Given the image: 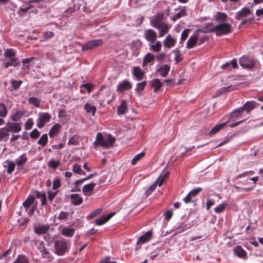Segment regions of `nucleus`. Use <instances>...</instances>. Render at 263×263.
Returning <instances> with one entry per match:
<instances>
[{
    "label": "nucleus",
    "instance_id": "41",
    "mask_svg": "<svg viewBox=\"0 0 263 263\" xmlns=\"http://www.w3.org/2000/svg\"><path fill=\"white\" fill-rule=\"evenodd\" d=\"M48 141V136L47 134H43L37 141V143L42 146H45Z\"/></svg>",
    "mask_w": 263,
    "mask_h": 263
},
{
    "label": "nucleus",
    "instance_id": "4",
    "mask_svg": "<svg viewBox=\"0 0 263 263\" xmlns=\"http://www.w3.org/2000/svg\"><path fill=\"white\" fill-rule=\"evenodd\" d=\"M39 117L36 120L37 126L39 128H43L45 124L49 122L51 118V115L48 112L39 113Z\"/></svg>",
    "mask_w": 263,
    "mask_h": 263
},
{
    "label": "nucleus",
    "instance_id": "34",
    "mask_svg": "<svg viewBox=\"0 0 263 263\" xmlns=\"http://www.w3.org/2000/svg\"><path fill=\"white\" fill-rule=\"evenodd\" d=\"M61 128V125L59 124H56L53 126V127L50 129L49 132V135L50 137H54L59 131Z\"/></svg>",
    "mask_w": 263,
    "mask_h": 263
},
{
    "label": "nucleus",
    "instance_id": "3",
    "mask_svg": "<svg viewBox=\"0 0 263 263\" xmlns=\"http://www.w3.org/2000/svg\"><path fill=\"white\" fill-rule=\"evenodd\" d=\"M54 247L56 254L62 255L67 250L68 243L67 241L63 238L57 239L54 241Z\"/></svg>",
    "mask_w": 263,
    "mask_h": 263
},
{
    "label": "nucleus",
    "instance_id": "38",
    "mask_svg": "<svg viewBox=\"0 0 263 263\" xmlns=\"http://www.w3.org/2000/svg\"><path fill=\"white\" fill-rule=\"evenodd\" d=\"M34 60V57L25 59L22 61L23 66V69H28L31 63Z\"/></svg>",
    "mask_w": 263,
    "mask_h": 263
},
{
    "label": "nucleus",
    "instance_id": "50",
    "mask_svg": "<svg viewBox=\"0 0 263 263\" xmlns=\"http://www.w3.org/2000/svg\"><path fill=\"white\" fill-rule=\"evenodd\" d=\"M9 135V134L7 128H2L0 129V140H3Z\"/></svg>",
    "mask_w": 263,
    "mask_h": 263
},
{
    "label": "nucleus",
    "instance_id": "49",
    "mask_svg": "<svg viewBox=\"0 0 263 263\" xmlns=\"http://www.w3.org/2000/svg\"><path fill=\"white\" fill-rule=\"evenodd\" d=\"M243 111V108L241 107H239L236 109H235L233 110V111L232 112L231 116L232 118H236L238 116H239Z\"/></svg>",
    "mask_w": 263,
    "mask_h": 263
},
{
    "label": "nucleus",
    "instance_id": "30",
    "mask_svg": "<svg viewBox=\"0 0 263 263\" xmlns=\"http://www.w3.org/2000/svg\"><path fill=\"white\" fill-rule=\"evenodd\" d=\"M228 15L223 12H217L215 16V20L219 22H224L227 20Z\"/></svg>",
    "mask_w": 263,
    "mask_h": 263
},
{
    "label": "nucleus",
    "instance_id": "52",
    "mask_svg": "<svg viewBox=\"0 0 263 263\" xmlns=\"http://www.w3.org/2000/svg\"><path fill=\"white\" fill-rule=\"evenodd\" d=\"M10 252V249H8L2 255L0 256V259H4L5 262H7L9 261L10 257H8V255Z\"/></svg>",
    "mask_w": 263,
    "mask_h": 263
},
{
    "label": "nucleus",
    "instance_id": "10",
    "mask_svg": "<svg viewBox=\"0 0 263 263\" xmlns=\"http://www.w3.org/2000/svg\"><path fill=\"white\" fill-rule=\"evenodd\" d=\"M96 185V183L91 182L83 186L82 191L84 194L87 196H90L92 194L93 190Z\"/></svg>",
    "mask_w": 263,
    "mask_h": 263
},
{
    "label": "nucleus",
    "instance_id": "18",
    "mask_svg": "<svg viewBox=\"0 0 263 263\" xmlns=\"http://www.w3.org/2000/svg\"><path fill=\"white\" fill-rule=\"evenodd\" d=\"M49 226L48 225H43L34 228V232L38 235L44 234L49 230Z\"/></svg>",
    "mask_w": 263,
    "mask_h": 263
},
{
    "label": "nucleus",
    "instance_id": "14",
    "mask_svg": "<svg viewBox=\"0 0 263 263\" xmlns=\"http://www.w3.org/2000/svg\"><path fill=\"white\" fill-rule=\"evenodd\" d=\"M152 237V231H147L144 235L141 236L139 240L138 241V244H143L147 241H148L150 239H151Z\"/></svg>",
    "mask_w": 263,
    "mask_h": 263
},
{
    "label": "nucleus",
    "instance_id": "48",
    "mask_svg": "<svg viewBox=\"0 0 263 263\" xmlns=\"http://www.w3.org/2000/svg\"><path fill=\"white\" fill-rule=\"evenodd\" d=\"M22 83L23 82L21 80H13L11 81V86L14 90L18 89Z\"/></svg>",
    "mask_w": 263,
    "mask_h": 263
},
{
    "label": "nucleus",
    "instance_id": "35",
    "mask_svg": "<svg viewBox=\"0 0 263 263\" xmlns=\"http://www.w3.org/2000/svg\"><path fill=\"white\" fill-rule=\"evenodd\" d=\"M84 108L87 113L91 112L93 116H94L97 110L96 106H92L89 103H86L84 105Z\"/></svg>",
    "mask_w": 263,
    "mask_h": 263
},
{
    "label": "nucleus",
    "instance_id": "44",
    "mask_svg": "<svg viewBox=\"0 0 263 263\" xmlns=\"http://www.w3.org/2000/svg\"><path fill=\"white\" fill-rule=\"evenodd\" d=\"M34 200L35 198L33 196H29L23 203L24 206L26 208H29L33 203Z\"/></svg>",
    "mask_w": 263,
    "mask_h": 263
},
{
    "label": "nucleus",
    "instance_id": "46",
    "mask_svg": "<svg viewBox=\"0 0 263 263\" xmlns=\"http://www.w3.org/2000/svg\"><path fill=\"white\" fill-rule=\"evenodd\" d=\"M72 170L74 173L80 175L85 174V172L81 169V166L78 164H75L73 165Z\"/></svg>",
    "mask_w": 263,
    "mask_h": 263
},
{
    "label": "nucleus",
    "instance_id": "40",
    "mask_svg": "<svg viewBox=\"0 0 263 263\" xmlns=\"http://www.w3.org/2000/svg\"><path fill=\"white\" fill-rule=\"evenodd\" d=\"M28 103L34 105L36 107H40L41 101L37 98L31 97L28 99Z\"/></svg>",
    "mask_w": 263,
    "mask_h": 263
},
{
    "label": "nucleus",
    "instance_id": "61",
    "mask_svg": "<svg viewBox=\"0 0 263 263\" xmlns=\"http://www.w3.org/2000/svg\"><path fill=\"white\" fill-rule=\"evenodd\" d=\"M69 215V213L66 212H61L58 217V218L59 220H65L67 218Z\"/></svg>",
    "mask_w": 263,
    "mask_h": 263
},
{
    "label": "nucleus",
    "instance_id": "2",
    "mask_svg": "<svg viewBox=\"0 0 263 263\" xmlns=\"http://www.w3.org/2000/svg\"><path fill=\"white\" fill-rule=\"evenodd\" d=\"M211 31L216 33V35L227 34L231 32V25L228 23H222L214 26Z\"/></svg>",
    "mask_w": 263,
    "mask_h": 263
},
{
    "label": "nucleus",
    "instance_id": "16",
    "mask_svg": "<svg viewBox=\"0 0 263 263\" xmlns=\"http://www.w3.org/2000/svg\"><path fill=\"white\" fill-rule=\"evenodd\" d=\"M4 56L9 58V61L12 62V63H15L17 60L15 57V53L12 49H7L4 52Z\"/></svg>",
    "mask_w": 263,
    "mask_h": 263
},
{
    "label": "nucleus",
    "instance_id": "17",
    "mask_svg": "<svg viewBox=\"0 0 263 263\" xmlns=\"http://www.w3.org/2000/svg\"><path fill=\"white\" fill-rule=\"evenodd\" d=\"M159 30V36L163 37L169 31V27L166 23L161 24L158 28Z\"/></svg>",
    "mask_w": 263,
    "mask_h": 263
},
{
    "label": "nucleus",
    "instance_id": "19",
    "mask_svg": "<svg viewBox=\"0 0 263 263\" xmlns=\"http://www.w3.org/2000/svg\"><path fill=\"white\" fill-rule=\"evenodd\" d=\"M115 213H111L105 216L101 217L99 219H97L96 221V224L100 226L108 221L114 215Z\"/></svg>",
    "mask_w": 263,
    "mask_h": 263
},
{
    "label": "nucleus",
    "instance_id": "37",
    "mask_svg": "<svg viewBox=\"0 0 263 263\" xmlns=\"http://www.w3.org/2000/svg\"><path fill=\"white\" fill-rule=\"evenodd\" d=\"M160 178H158L157 180L153 184H152L148 189H147L145 191V195L146 197L148 196L152 192L155 190L157 185L158 184V182L159 181Z\"/></svg>",
    "mask_w": 263,
    "mask_h": 263
},
{
    "label": "nucleus",
    "instance_id": "42",
    "mask_svg": "<svg viewBox=\"0 0 263 263\" xmlns=\"http://www.w3.org/2000/svg\"><path fill=\"white\" fill-rule=\"evenodd\" d=\"M186 15V11L185 9H182L179 12L176 13L174 17L172 18L173 21H175L177 19L185 16Z\"/></svg>",
    "mask_w": 263,
    "mask_h": 263
},
{
    "label": "nucleus",
    "instance_id": "22",
    "mask_svg": "<svg viewBox=\"0 0 263 263\" xmlns=\"http://www.w3.org/2000/svg\"><path fill=\"white\" fill-rule=\"evenodd\" d=\"M75 232V229L64 227L61 230V234L68 237H71L73 236Z\"/></svg>",
    "mask_w": 263,
    "mask_h": 263
},
{
    "label": "nucleus",
    "instance_id": "55",
    "mask_svg": "<svg viewBox=\"0 0 263 263\" xmlns=\"http://www.w3.org/2000/svg\"><path fill=\"white\" fill-rule=\"evenodd\" d=\"M15 163L13 161H10L8 164L7 173L11 174L14 170Z\"/></svg>",
    "mask_w": 263,
    "mask_h": 263
},
{
    "label": "nucleus",
    "instance_id": "64",
    "mask_svg": "<svg viewBox=\"0 0 263 263\" xmlns=\"http://www.w3.org/2000/svg\"><path fill=\"white\" fill-rule=\"evenodd\" d=\"M189 30L186 29L183 30L181 33V40L182 41H184L188 36Z\"/></svg>",
    "mask_w": 263,
    "mask_h": 263
},
{
    "label": "nucleus",
    "instance_id": "29",
    "mask_svg": "<svg viewBox=\"0 0 263 263\" xmlns=\"http://www.w3.org/2000/svg\"><path fill=\"white\" fill-rule=\"evenodd\" d=\"M155 60V56L151 53H147L145 55L142 65L143 66H146L148 63L152 62Z\"/></svg>",
    "mask_w": 263,
    "mask_h": 263
},
{
    "label": "nucleus",
    "instance_id": "7",
    "mask_svg": "<svg viewBox=\"0 0 263 263\" xmlns=\"http://www.w3.org/2000/svg\"><path fill=\"white\" fill-rule=\"evenodd\" d=\"M239 64L244 68H252L255 63L252 59L246 56H242L239 60Z\"/></svg>",
    "mask_w": 263,
    "mask_h": 263
},
{
    "label": "nucleus",
    "instance_id": "25",
    "mask_svg": "<svg viewBox=\"0 0 263 263\" xmlns=\"http://www.w3.org/2000/svg\"><path fill=\"white\" fill-rule=\"evenodd\" d=\"M170 70V67L167 64L162 65L158 70V72L163 77H165L167 75Z\"/></svg>",
    "mask_w": 263,
    "mask_h": 263
},
{
    "label": "nucleus",
    "instance_id": "8",
    "mask_svg": "<svg viewBox=\"0 0 263 263\" xmlns=\"http://www.w3.org/2000/svg\"><path fill=\"white\" fill-rule=\"evenodd\" d=\"M144 36L147 41L154 43L157 37V33L152 29H147L145 30Z\"/></svg>",
    "mask_w": 263,
    "mask_h": 263
},
{
    "label": "nucleus",
    "instance_id": "39",
    "mask_svg": "<svg viewBox=\"0 0 263 263\" xmlns=\"http://www.w3.org/2000/svg\"><path fill=\"white\" fill-rule=\"evenodd\" d=\"M36 197L41 200V205H45L46 204V195L45 193L37 192L36 193Z\"/></svg>",
    "mask_w": 263,
    "mask_h": 263
},
{
    "label": "nucleus",
    "instance_id": "53",
    "mask_svg": "<svg viewBox=\"0 0 263 263\" xmlns=\"http://www.w3.org/2000/svg\"><path fill=\"white\" fill-rule=\"evenodd\" d=\"M24 112L23 111H17L15 112L12 117V119L16 121L18 118H21L24 116Z\"/></svg>",
    "mask_w": 263,
    "mask_h": 263
},
{
    "label": "nucleus",
    "instance_id": "24",
    "mask_svg": "<svg viewBox=\"0 0 263 263\" xmlns=\"http://www.w3.org/2000/svg\"><path fill=\"white\" fill-rule=\"evenodd\" d=\"M198 42V36L197 35L191 36L186 43V48H192Z\"/></svg>",
    "mask_w": 263,
    "mask_h": 263
},
{
    "label": "nucleus",
    "instance_id": "32",
    "mask_svg": "<svg viewBox=\"0 0 263 263\" xmlns=\"http://www.w3.org/2000/svg\"><path fill=\"white\" fill-rule=\"evenodd\" d=\"M235 255L239 257H243L246 255V251L240 246H237L234 249Z\"/></svg>",
    "mask_w": 263,
    "mask_h": 263
},
{
    "label": "nucleus",
    "instance_id": "36",
    "mask_svg": "<svg viewBox=\"0 0 263 263\" xmlns=\"http://www.w3.org/2000/svg\"><path fill=\"white\" fill-rule=\"evenodd\" d=\"M161 42L158 41L155 43V44H152L150 46L149 49L154 52H158L161 50Z\"/></svg>",
    "mask_w": 263,
    "mask_h": 263
},
{
    "label": "nucleus",
    "instance_id": "6",
    "mask_svg": "<svg viewBox=\"0 0 263 263\" xmlns=\"http://www.w3.org/2000/svg\"><path fill=\"white\" fill-rule=\"evenodd\" d=\"M37 248L41 253L43 258L51 260L52 257L50 252L45 248V243L43 241H36Z\"/></svg>",
    "mask_w": 263,
    "mask_h": 263
},
{
    "label": "nucleus",
    "instance_id": "15",
    "mask_svg": "<svg viewBox=\"0 0 263 263\" xmlns=\"http://www.w3.org/2000/svg\"><path fill=\"white\" fill-rule=\"evenodd\" d=\"M8 127L7 128L8 132L17 133L22 130V127L19 123H8L7 124Z\"/></svg>",
    "mask_w": 263,
    "mask_h": 263
},
{
    "label": "nucleus",
    "instance_id": "27",
    "mask_svg": "<svg viewBox=\"0 0 263 263\" xmlns=\"http://www.w3.org/2000/svg\"><path fill=\"white\" fill-rule=\"evenodd\" d=\"M28 160L26 153L23 154L20 157L15 160V163L18 166H23Z\"/></svg>",
    "mask_w": 263,
    "mask_h": 263
},
{
    "label": "nucleus",
    "instance_id": "11",
    "mask_svg": "<svg viewBox=\"0 0 263 263\" xmlns=\"http://www.w3.org/2000/svg\"><path fill=\"white\" fill-rule=\"evenodd\" d=\"M163 17V13H158L155 15L153 20L151 21L153 26L155 28H158L161 24L164 23L162 22Z\"/></svg>",
    "mask_w": 263,
    "mask_h": 263
},
{
    "label": "nucleus",
    "instance_id": "43",
    "mask_svg": "<svg viewBox=\"0 0 263 263\" xmlns=\"http://www.w3.org/2000/svg\"><path fill=\"white\" fill-rule=\"evenodd\" d=\"M8 111L6 105L2 103H0V117L4 118L7 115Z\"/></svg>",
    "mask_w": 263,
    "mask_h": 263
},
{
    "label": "nucleus",
    "instance_id": "63",
    "mask_svg": "<svg viewBox=\"0 0 263 263\" xmlns=\"http://www.w3.org/2000/svg\"><path fill=\"white\" fill-rule=\"evenodd\" d=\"M202 190L201 188L198 187L193 189L192 191L190 192V195H191L192 197H194L197 195Z\"/></svg>",
    "mask_w": 263,
    "mask_h": 263
},
{
    "label": "nucleus",
    "instance_id": "33",
    "mask_svg": "<svg viewBox=\"0 0 263 263\" xmlns=\"http://www.w3.org/2000/svg\"><path fill=\"white\" fill-rule=\"evenodd\" d=\"M127 110L126 103L125 100H123L120 106H118L117 112L118 115L124 114Z\"/></svg>",
    "mask_w": 263,
    "mask_h": 263
},
{
    "label": "nucleus",
    "instance_id": "12",
    "mask_svg": "<svg viewBox=\"0 0 263 263\" xmlns=\"http://www.w3.org/2000/svg\"><path fill=\"white\" fill-rule=\"evenodd\" d=\"M176 43L175 39H173L171 34H168L163 42L164 47L167 48H172L175 45Z\"/></svg>",
    "mask_w": 263,
    "mask_h": 263
},
{
    "label": "nucleus",
    "instance_id": "47",
    "mask_svg": "<svg viewBox=\"0 0 263 263\" xmlns=\"http://www.w3.org/2000/svg\"><path fill=\"white\" fill-rule=\"evenodd\" d=\"M13 263H29V260L26 256L22 255H19Z\"/></svg>",
    "mask_w": 263,
    "mask_h": 263
},
{
    "label": "nucleus",
    "instance_id": "51",
    "mask_svg": "<svg viewBox=\"0 0 263 263\" xmlns=\"http://www.w3.org/2000/svg\"><path fill=\"white\" fill-rule=\"evenodd\" d=\"M169 174V172L166 171L163 172L158 178H160L159 181L158 182V185L159 186H161L163 184V181L166 178Z\"/></svg>",
    "mask_w": 263,
    "mask_h": 263
},
{
    "label": "nucleus",
    "instance_id": "57",
    "mask_svg": "<svg viewBox=\"0 0 263 263\" xmlns=\"http://www.w3.org/2000/svg\"><path fill=\"white\" fill-rule=\"evenodd\" d=\"M78 143V137L76 135L73 136L69 140L68 144L76 145Z\"/></svg>",
    "mask_w": 263,
    "mask_h": 263
},
{
    "label": "nucleus",
    "instance_id": "54",
    "mask_svg": "<svg viewBox=\"0 0 263 263\" xmlns=\"http://www.w3.org/2000/svg\"><path fill=\"white\" fill-rule=\"evenodd\" d=\"M60 164L59 161L51 160L48 163V166L52 168H56Z\"/></svg>",
    "mask_w": 263,
    "mask_h": 263
},
{
    "label": "nucleus",
    "instance_id": "23",
    "mask_svg": "<svg viewBox=\"0 0 263 263\" xmlns=\"http://www.w3.org/2000/svg\"><path fill=\"white\" fill-rule=\"evenodd\" d=\"M71 203L75 205L82 203L83 198L78 194H73L70 196Z\"/></svg>",
    "mask_w": 263,
    "mask_h": 263
},
{
    "label": "nucleus",
    "instance_id": "60",
    "mask_svg": "<svg viewBox=\"0 0 263 263\" xmlns=\"http://www.w3.org/2000/svg\"><path fill=\"white\" fill-rule=\"evenodd\" d=\"M146 85V81H143L141 83H138L137 85L136 90L138 91H142L144 89Z\"/></svg>",
    "mask_w": 263,
    "mask_h": 263
},
{
    "label": "nucleus",
    "instance_id": "45",
    "mask_svg": "<svg viewBox=\"0 0 263 263\" xmlns=\"http://www.w3.org/2000/svg\"><path fill=\"white\" fill-rule=\"evenodd\" d=\"M145 154V153L144 152H141L140 154L136 155L132 161V164L135 165L138 161L144 156Z\"/></svg>",
    "mask_w": 263,
    "mask_h": 263
},
{
    "label": "nucleus",
    "instance_id": "1",
    "mask_svg": "<svg viewBox=\"0 0 263 263\" xmlns=\"http://www.w3.org/2000/svg\"><path fill=\"white\" fill-rule=\"evenodd\" d=\"M115 142V137L110 134L103 135L101 133L97 134L96 139L94 145L96 147L102 146L103 148H109L112 147Z\"/></svg>",
    "mask_w": 263,
    "mask_h": 263
},
{
    "label": "nucleus",
    "instance_id": "9",
    "mask_svg": "<svg viewBox=\"0 0 263 263\" xmlns=\"http://www.w3.org/2000/svg\"><path fill=\"white\" fill-rule=\"evenodd\" d=\"M132 85L127 80H124L123 82L119 83L117 87V91L118 92H123L124 91L129 90L132 88Z\"/></svg>",
    "mask_w": 263,
    "mask_h": 263
},
{
    "label": "nucleus",
    "instance_id": "28",
    "mask_svg": "<svg viewBox=\"0 0 263 263\" xmlns=\"http://www.w3.org/2000/svg\"><path fill=\"white\" fill-rule=\"evenodd\" d=\"M151 86L154 88V91H157L162 86V83L158 79H155L151 82Z\"/></svg>",
    "mask_w": 263,
    "mask_h": 263
},
{
    "label": "nucleus",
    "instance_id": "5",
    "mask_svg": "<svg viewBox=\"0 0 263 263\" xmlns=\"http://www.w3.org/2000/svg\"><path fill=\"white\" fill-rule=\"evenodd\" d=\"M102 44L103 41L101 39L91 40L82 45V48L83 50H91L96 47L101 46Z\"/></svg>",
    "mask_w": 263,
    "mask_h": 263
},
{
    "label": "nucleus",
    "instance_id": "13",
    "mask_svg": "<svg viewBox=\"0 0 263 263\" xmlns=\"http://www.w3.org/2000/svg\"><path fill=\"white\" fill-rule=\"evenodd\" d=\"M251 13V11L247 8H243L241 10L238 12L236 15L235 18L237 20H241L243 17H246Z\"/></svg>",
    "mask_w": 263,
    "mask_h": 263
},
{
    "label": "nucleus",
    "instance_id": "59",
    "mask_svg": "<svg viewBox=\"0 0 263 263\" xmlns=\"http://www.w3.org/2000/svg\"><path fill=\"white\" fill-rule=\"evenodd\" d=\"M33 124L34 123L32 119L29 118L25 124V129L27 130L30 129L32 128Z\"/></svg>",
    "mask_w": 263,
    "mask_h": 263
},
{
    "label": "nucleus",
    "instance_id": "62",
    "mask_svg": "<svg viewBox=\"0 0 263 263\" xmlns=\"http://www.w3.org/2000/svg\"><path fill=\"white\" fill-rule=\"evenodd\" d=\"M101 212V210L100 209H98L96 210L95 211H93L91 213L89 214L88 215V217L90 218H93L98 215Z\"/></svg>",
    "mask_w": 263,
    "mask_h": 263
},
{
    "label": "nucleus",
    "instance_id": "26",
    "mask_svg": "<svg viewBox=\"0 0 263 263\" xmlns=\"http://www.w3.org/2000/svg\"><path fill=\"white\" fill-rule=\"evenodd\" d=\"M256 105V102L254 101H248L241 108H243V111L246 110V111L249 113L250 111L253 110Z\"/></svg>",
    "mask_w": 263,
    "mask_h": 263
},
{
    "label": "nucleus",
    "instance_id": "58",
    "mask_svg": "<svg viewBox=\"0 0 263 263\" xmlns=\"http://www.w3.org/2000/svg\"><path fill=\"white\" fill-rule=\"evenodd\" d=\"M40 133L36 129H34L30 133V136L32 139H35L37 138L40 136Z\"/></svg>",
    "mask_w": 263,
    "mask_h": 263
},
{
    "label": "nucleus",
    "instance_id": "20",
    "mask_svg": "<svg viewBox=\"0 0 263 263\" xmlns=\"http://www.w3.org/2000/svg\"><path fill=\"white\" fill-rule=\"evenodd\" d=\"M115 213H111L105 216L101 217L99 219H97L96 221V224L100 226L108 221L114 215Z\"/></svg>",
    "mask_w": 263,
    "mask_h": 263
},
{
    "label": "nucleus",
    "instance_id": "21",
    "mask_svg": "<svg viewBox=\"0 0 263 263\" xmlns=\"http://www.w3.org/2000/svg\"><path fill=\"white\" fill-rule=\"evenodd\" d=\"M133 74L138 80H141L144 78V72L139 67H135L133 69Z\"/></svg>",
    "mask_w": 263,
    "mask_h": 263
},
{
    "label": "nucleus",
    "instance_id": "31",
    "mask_svg": "<svg viewBox=\"0 0 263 263\" xmlns=\"http://www.w3.org/2000/svg\"><path fill=\"white\" fill-rule=\"evenodd\" d=\"M227 122L216 125L210 132L209 135H213L218 132L220 129H222L226 125Z\"/></svg>",
    "mask_w": 263,
    "mask_h": 263
},
{
    "label": "nucleus",
    "instance_id": "56",
    "mask_svg": "<svg viewBox=\"0 0 263 263\" xmlns=\"http://www.w3.org/2000/svg\"><path fill=\"white\" fill-rule=\"evenodd\" d=\"M226 204L224 203L219 204L214 209L215 212L216 213H220L222 212L226 208Z\"/></svg>",
    "mask_w": 263,
    "mask_h": 263
}]
</instances>
